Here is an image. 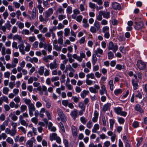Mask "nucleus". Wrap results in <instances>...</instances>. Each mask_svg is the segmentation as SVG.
<instances>
[{"instance_id":"obj_51","label":"nucleus","mask_w":147,"mask_h":147,"mask_svg":"<svg viewBox=\"0 0 147 147\" xmlns=\"http://www.w3.org/2000/svg\"><path fill=\"white\" fill-rule=\"evenodd\" d=\"M23 100L25 103L27 105H28L31 103H30L31 102L30 99L27 98H24L23 99Z\"/></svg>"},{"instance_id":"obj_45","label":"nucleus","mask_w":147,"mask_h":147,"mask_svg":"<svg viewBox=\"0 0 147 147\" xmlns=\"http://www.w3.org/2000/svg\"><path fill=\"white\" fill-rule=\"evenodd\" d=\"M66 18V16L63 14H60L58 16V20L60 21H61L63 19H65Z\"/></svg>"},{"instance_id":"obj_33","label":"nucleus","mask_w":147,"mask_h":147,"mask_svg":"<svg viewBox=\"0 0 147 147\" xmlns=\"http://www.w3.org/2000/svg\"><path fill=\"white\" fill-rule=\"evenodd\" d=\"M109 85V86L110 90L112 91L113 90L114 84L113 83V80H111L108 83Z\"/></svg>"},{"instance_id":"obj_39","label":"nucleus","mask_w":147,"mask_h":147,"mask_svg":"<svg viewBox=\"0 0 147 147\" xmlns=\"http://www.w3.org/2000/svg\"><path fill=\"white\" fill-rule=\"evenodd\" d=\"M125 66L124 65H121L119 64H117L116 65L115 68L118 70H121L124 68Z\"/></svg>"},{"instance_id":"obj_27","label":"nucleus","mask_w":147,"mask_h":147,"mask_svg":"<svg viewBox=\"0 0 147 147\" xmlns=\"http://www.w3.org/2000/svg\"><path fill=\"white\" fill-rule=\"evenodd\" d=\"M66 13L67 14L70 15L72 13V8L70 6H68L66 9Z\"/></svg>"},{"instance_id":"obj_50","label":"nucleus","mask_w":147,"mask_h":147,"mask_svg":"<svg viewBox=\"0 0 147 147\" xmlns=\"http://www.w3.org/2000/svg\"><path fill=\"white\" fill-rule=\"evenodd\" d=\"M6 67L7 69H9L10 68H14L16 67V65H13L12 64H11L9 63H7L6 64Z\"/></svg>"},{"instance_id":"obj_1","label":"nucleus","mask_w":147,"mask_h":147,"mask_svg":"<svg viewBox=\"0 0 147 147\" xmlns=\"http://www.w3.org/2000/svg\"><path fill=\"white\" fill-rule=\"evenodd\" d=\"M122 110V108L119 107H115L114 109V112L117 115L125 117L127 115V113L125 111H123Z\"/></svg>"},{"instance_id":"obj_38","label":"nucleus","mask_w":147,"mask_h":147,"mask_svg":"<svg viewBox=\"0 0 147 147\" xmlns=\"http://www.w3.org/2000/svg\"><path fill=\"white\" fill-rule=\"evenodd\" d=\"M11 125L13 127L12 129L15 131V132L16 133V127L17 126V123L13 122H11Z\"/></svg>"},{"instance_id":"obj_31","label":"nucleus","mask_w":147,"mask_h":147,"mask_svg":"<svg viewBox=\"0 0 147 147\" xmlns=\"http://www.w3.org/2000/svg\"><path fill=\"white\" fill-rule=\"evenodd\" d=\"M88 91L84 90L81 93V96L82 98H84L89 93Z\"/></svg>"},{"instance_id":"obj_63","label":"nucleus","mask_w":147,"mask_h":147,"mask_svg":"<svg viewBox=\"0 0 147 147\" xmlns=\"http://www.w3.org/2000/svg\"><path fill=\"white\" fill-rule=\"evenodd\" d=\"M13 4L14 5L15 7L16 8H19L20 6V3L15 1L13 2Z\"/></svg>"},{"instance_id":"obj_62","label":"nucleus","mask_w":147,"mask_h":147,"mask_svg":"<svg viewBox=\"0 0 147 147\" xmlns=\"http://www.w3.org/2000/svg\"><path fill=\"white\" fill-rule=\"evenodd\" d=\"M20 122V123L21 124L25 126L26 127H27L28 125V123H27L26 121L24 120V119L23 120H22L20 121H19Z\"/></svg>"},{"instance_id":"obj_61","label":"nucleus","mask_w":147,"mask_h":147,"mask_svg":"<svg viewBox=\"0 0 147 147\" xmlns=\"http://www.w3.org/2000/svg\"><path fill=\"white\" fill-rule=\"evenodd\" d=\"M117 119L119 123L121 124H123L125 121L124 119L121 117H118Z\"/></svg>"},{"instance_id":"obj_13","label":"nucleus","mask_w":147,"mask_h":147,"mask_svg":"<svg viewBox=\"0 0 147 147\" xmlns=\"http://www.w3.org/2000/svg\"><path fill=\"white\" fill-rule=\"evenodd\" d=\"M3 101L7 103L9 102V99L7 96H3L2 97H0V105H2Z\"/></svg>"},{"instance_id":"obj_14","label":"nucleus","mask_w":147,"mask_h":147,"mask_svg":"<svg viewBox=\"0 0 147 147\" xmlns=\"http://www.w3.org/2000/svg\"><path fill=\"white\" fill-rule=\"evenodd\" d=\"M35 141L34 138H32L30 140H28L26 143L27 147H33V143Z\"/></svg>"},{"instance_id":"obj_15","label":"nucleus","mask_w":147,"mask_h":147,"mask_svg":"<svg viewBox=\"0 0 147 147\" xmlns=\"http://www.w3.org/2000/svg\"><path fill=\"white\" fill-rule=\"evenodd\" d=\"M71 131L73 136L74 138H76L77 136L78 131L76 128L74 126H71Z\"/></svg>"},{"instance_id":"obj_57","label":"nucleus","mask_w":147,"mask_h":147,"mask_svg":"<svg viewBox=\"0 0 147 147\" xmlns=\"http://www.w3.org/2000/svg\"><path fill=\"white\" fill-rule=\"evenodd\" d=\"M97 61V58L96 55H93L92 57V63L93 65H95L96 62Z\"/></svg>"},{"instance_id":"obj_48","label":"nucleus","mask_w":147,"mask_h":147,"mask_svg":"<svg viewBox=\"0 0 147 147\" xmlns=\"http://www.w3.org/2000/svg\"><path fill=\"white\" fill-rule=\"evenodd\" d=\"M7 142L10 144H13L14 142L13 139L10 137H8L6 140Z\"/></svg>"},{"instance_id":"obj_4","label":"nucleus","mask_w":147,"mask_h":147,"mask_svg":"<svg viewBox=\"0 0 147 147\" xmlns=\"http://www.w3.org/2000/svg\"><path fill=\"white\" fill-rule=\"evenodd\" d=\"M137 65L138 68L141 70H144L146 67L145 63L140 60L137 61Z\"/></svg>"},{"instance_id":"obj_20","label":"nucleus","mask_w":147,"mask_h":147,"mask_svg":"<svg viewBox=\"0 0 147 147\" xmlns=\"http://www.w3.org/2000/svg\"><path fill=\"white\" fill-rule=\"evenodd\" d=\"M9 117L13 121H16L18 119V117L14 113L12 112H11L10 113Z\"/></svg>"},{"instance_id":"obj_64","label":"nucleus","mask_w":147,"mask_h":147,"mask_svg":"<svg viewBox=\"0 0 147 147\" xmlns=\"http://www.w3.org/2000/svg\"><path fill=\"white\" fill-rule=\"evenodd\" d=\"M72 99L73 100L74 102L76 103L79 102L80 101L79 98L76 96H73L72 97Z\"/></svg>"},{"instance_id":"obj_41","label":"nucleus","mask_w":147,"mask_h":147,"mask_svg":"<svg viewBox=\"0 0 147 147\" xmlns=\"http://www.w3.org/2000/svg\"><path fill=\"white\" fill-rule=\"evenodd\" d=\"M70 32V30L69 28H66L64 29V36H67L69 35Z\"/></svg>"},{"instance_id":"obj_23","label":"nucleus","mask_w":147,"mask_h":147,"mask_svg":"<svg viewBox=\"0 0 147 147\" xmlns=\"http://www.w3.org/2000/svg\"><path fill=\"white\" fill-rule=\"evenodd\" d=\"M102 16L104 18L108 19L110 17V13L108 12L102 11Z\"/></svg>"},{"instance_id":"obj_49","label":"nucleus","mask_w":147,"mask_h":147,"mask_svg":"<svg viewBox=\"0 0 147 147\" xmlns=\"http://www.w3.org/2000/svg\"><path fill=\"white\" fill-rule=\"evenodd\" d=\"M110 128L111 129H112L113 127V125L114 124L115 121L113 119H110L109 120Z\"/></svg>"},{"instance_id":"obj_36","label":"nucleus","mask_w":147,"mask_h":147,"mask_svg":"<svg viewBox=\"0 0 147 147\" xmlns=\"http://www.w3.org/2000/svg\"><path fill=\"white\" fill-rule=\"evenodd\" d=\"M86 83L88 85H91L95 83V81H92L91 80L87 78L86 80Z\"/></svg>"},{"instance_id":"obj_58","label":"nucleus","mask_w":147,"mask_h":147,"mask_svg":"<svg viewBox=\"0 0 147 147\" xmlns=\"http://www.w3.org/2000/svg\"><path fill=\"white\" fill-rule=\"evenodd\" d=\"M119 50L120 51L123 53L125 54L126 53L125 49L124 48L123 46H121L119 47Z\"/></svg>"},{"instance_id":"obj_46","label":"nucleus","mask_w":147,"mask_h":147,"mask_svg":"<svg viewBox=\"0 0 147 147\" xmlns=\"http://www.w3.org/2000/svg\"><path fill=\"white\" fill-rule=\"evenodd\" d=\"M37 7L39 10V12L40 13H42L44 10V8L41 5L39 4L37 6Z\"/></svg>"},{"instance_id":"obj_26","label":"nucleus","mask_w":147,"mask_h":147,"mask_svg":"<svg viewBox=\"0 0 147 147\" xmlns=\"http://www.w3.org/2000/svg\"><path fill=\"white\" fill-rule=\"evenodd\" d=\"M36 7H34L33 10L31 12V18L32 19H34L36 18Z\"/></svg>"},{"instance_id":"obj_7","label":"nucleus","mask_w":147,"mask_h":147,"mask_svg":"<svg viewBox=\"0 0 147 147\" xmlns=\"http://www.w3.org/2000/svg\"><path fill=\"white\" fill-rule=\"evenodd\" d=\"M57 60L55 59L53 62L50 64V67L51 70L57 68L58 67V64L57 63Z\"/></svg>"},{"instance_id":"obj_55","label":"nucleus","mask_w":147,"mask_h":147,"mask_svg":"<svg viewBox=\"0 0 147 147\" xmlns=\"http://www.w3.org/2000/svg\"><path fill=\"white\" fill-rule=\"evenodd\" d=\"M5 26H6V28H7L8 30H10L11 26V25L10 23V22L8 21L7 22V23L5 24Z\"/></svg>"},{"instance_id":"obj_16","label":"nucleus","mask_w":147,"mask_h":147,"mask_svg":"<svg viewBox=\"0 0 147 147\" xmlns=\"http://www.w3.org/2000/svg\"><path fill=\"white\" fill-rule=\"evenodd\" d=\"M74 14L71 16V18L73 19H76V15L80 13V12L78 9H74L73 11Z\"/></svg>"},{"instance_id":"obj_17","label":"nucleus","mask_w":147,"mask_h":147,"mask_svg":"<svg viewBox=\"0 0 147 147\" xmlns=\"http://www.w3.org/2000/svg\"><path fill=\"white\" fill-rule=\"evenodd\" d=\"M39 20L41 22H43L45 23H46L49 20V18H48L45 15V18H44L43 16L40 15L39 17Z\"/></svg>"},{"instance_id":"obj_5","label":"nucleus","mask_w":147,"mask_h":147,"mask_svg":"<svg viewBox=\"0 0 147 147\" xmlns=\"http://www.w3.org/2000/svg\"><path fill=\"white\" fill-rule=\"evenodd\" d=\"M70 115L73 119L75 120L76 118L79 116L78 110L76 109H74L71 112Z\"/></svg>"},{"instance_id":"obj_59","label":"nucleus","mask_w":147,"mask_h":147,"mask_svg":"<svg viewBox=\"0 0 147 147\" xmlns=\"http://www.w3.org/2000/svg\"><path fill=\"white\" fill-rule=\"evenodd\" d=\"M87 79L91 78V79H94L95 78L94 75L93 73H91L90 74H88L86 76Z\"/></svg>"},{"instance_id":"obj_19","label":"nucleus","mask_w":147,"mask_h":147,"mask_svg":"<svg viewBox=\"0 0 147 147\" xmlns=\"http://www.w3.org/2000/svg\"><path fill=\"white\" fill-rule=\"evenodd\" d=\"M111 106V104L110 103H107L104 105L102 107V111L105 112L108 111L110 108Z\"/></svg>"},{"instance_id":"obj_42","label":"nucleus","mask_w":147,"mask_h":147,"mask_svg":"<svg viewBox=\"0 0 147 147\" xmlns=\"http://www.w3.org/2000/svg\"><path fill=\"white\" fill-rule=\"evenodd\" d=\"M45 112V108H42L40 109L39 112V115L41 117H44L43 113Z\"/></svg>"},{"instance_id":"obj_32","label":"nucleus","mask_w":147,"mask_h":147,"mask_svg":"<svg viewBox=\"0 0 147 147\" xmlns=\"http://www.w3.org/2000/svg\"><path fill=\"white\" fill-rule=\"evenodd\" d=\"M99 128V126L98 124H95L94 127L92 129V132L94 133H96L97 130H98Z\"/></svg>"},{"instance_id":"obj_47","label":"nucleus","mask_w":147,"mask_h":147,"mask_svg":"<svg viewBox=\"0 0 147 147\" xmlns=\"http://www.w3.org/2000/svg\"><path fill=\"white\" fill-rule=\"evenodd\" d=\"M9 91V88L7 87H4L3 88V92L5 94H7L8 93Z\"/></svg>"},{"instance_id":"obj_11","label":"nucleus","mask_w":147,"mask_h":147,"mask_svg":"<svg viewBox=\"0 0 147 147\" xmlns=\"http://www.w3.org/2000/svg\"><path fill=\"white\" fill-rule=\"evenodd\" d=\"M54 10L52 8H50L45 11V15L48 18H49L53 13Z\"/></svg>"},{"instance_id":"obj_34","label":"nucleus","mask_w":147,"mask_h":147,"mask_svg":"<svg viewBox=\"0 0 147 147\" xmlns=\"http://www.w3.org/2000/svg\"><path fill=\"white\" fill-rule=\"evenodd\" d=\"M62 47L61 46H59L58 45H54L53 49L57 51H60L62 49Z\"/></svg>"},{"instance_id":"obj_56","label":"nucleus","mask_w":147,"mask_h":147,"mask_svg":"<svg viewBox=\"0 0 147 147\" xmlns=\"http://www.w3.org/2000/svg\"><path fill=\"white\" fill-rule=\"evenodd\" d=\"M94 27L96 28V29H97V30H98L100 28V26L99 24V23L97 21H95L94 24Z\"/></svg>"},{"instance_id":"obj_35","label":"nucleus","mask_w":147,"mask_h":147,"mask_svg":"<svg viewBox=\"0 0 147 147\" xmlns=\"http://www.w3.org/2000/svg\"><path fill=\"white\" fill-rule=\"evenodd\" d=\"M21 33L22 34H24L26 35H28L30 34V31L26 29H23L21 32Z\"/></svg>"},{"instance_id":"obj_10","label":"nucleus","mask_w":147,"mask_h":147,"mask_svg":"<svg viewBox=\"0 0 147 147\" xmlns=\"http://www.w3.org/2000/svg\"><path fill=\"white\" fill-rule=\"evenodd\" d=\"M22 43L21 44L18 45V47L21 53L23 55H24L25 53V50L24 49V46L23 41V42H22Z\"/></svg>"},{"instance_id":"obj_9","label":"nucleus","mask_w":147,"mask_h":147,"mask_svg":"<svg viewBox=\"0 0 147 147\" xmlns=\"http://www.w3.org/2000/svg\"><path fill=\"white\" fill-rule=\"evenodd\" d=\"M112 7L114 9L120 10L121 8V6L120 4L116 2H114L112 3Z\"/></svg>"},{"instance_id":"obj_52","label":"nucleus","mask_w":147,"mask_h":147,"mask_svg":"<svg viewBox=\"0 0 147 147\" xmlns=\"http://www.w3.org/2000/svg\"><path fill=\"white\" fill-rule=\"evenodd\" d=\"M83 19V16L82 15H79L76 16V19H75L78 22H80Z\"/></svg>"},{"instance_id":"obj_8","label":"nucleus","mask_w":147,"mask_h":147,"mask_svg":"<svg viewBox=\"0 0 147 147\" xmlns=\"http://www.w3.org/2000/svg\"><path fill=\"white\" fill-rule=\"evenodd\" d=\"M100 88L99 86L97 85H95L94 87H90L89 88V89L90 92L92 93H96L97 92V90Z\"/></svg>"},{"instance_id":"obj_29","label":"nucleus","mask_w":147,"mask_h":147,"mask_svg":"<svg viewBox=\"0 0 147 147\" xmlns=\"http://www.w3.org/2000/svg\"><path fill=\"white\" fill-rule=\"evenodd\" d=\"M57 134L55 133H53L50 135V139L51 141H52L55 140L57 136Z\"/></svg>"},{"instance_id":"obj_12","label":"nucleus","mask_w":147,"mask_h":147,"mask_svg":"<svg viewBox=\"0 0 147 147\" xmlns=\"http://www.w3.org/2000/svg\"><path fill=\"white\" fill-rule=\"evenodd\" d=\"M5 133L7 134L10 135L11 136H13L16 135V133L15 131L13 130L12 129L11 130L8 128L6 129L5 130Z\"/></svg>"},{"instance_id":"obj_54","label":"nucleus","mask_w":147,"mask_h":147,"mask_svg":"<svg viewBox=\"0 0 147 147\" xmlns=\"http://www.w3.org/2000/svg\"><path fill=\"white\" fill-rule=\"evenodd\" d=\"M79 107L81 109V110H85V106L84 104L82 102H79L78 104Z\"/></svg>"},{"instance_id":"obj_40","label":"nucleus","mask_w":147,"mask_h":147,"mask_svg":"<svg viewBox=\"0 0 147 147\" xmlns=\"http://www.w3.org/2000/svg\"><path fill=\"white\" fill-rule=\"evenodd\" d=\"M26 45L25 47L24 50L28 52L30 50L31 45L30 44L27 43L26 42Z\"/></svg>"},{"instance_id":"obj_18","label":"nucleus","mask_w":147,"mask_h":147,"mask_svg":"<svg viewBox=\"0 0 147 147\" xmlns=\"http://www.w3.org/2000/svg\"><path fill=\"white\" fill-rule=\"evenodd\" d=\"M13 40H18L19 43L23 42L22 37L21 36L18 34L14 35L13 37Z\"/></svg>"},{"instance_id":"obj_28","label":"nucleus","mask_w":147,"mask_h":147,"mask_svg":"<svg viewBox=\"0 0 147 147\" xmlns=\"http://www.w3.org/2000/svg\"><path fill=\"white\" fill-rule=\"evenodd\" d=\"M72 57L74 59L77 60L79 62H81L82 61V59L81 58V57L78 56L76 54H73L72 55Z\"/></svg>"},{"instance_id":"obj_37","label":"nucleus","mask_w":147,"mask_h":147,"mask_svg":"<svg viewBox=\"0 0 147 147\" xmlns=\"http://www.w3.org/2000/svg\"><path fill=\"white\" fill-rule=\"evenodd\" d=\"M8 125V123L6 121H5L3 124L1 125L0 126V129L2 131L4 130L5 128V125L7 126Z\"/></svg>"},{"instance_id":"obj_24","label":"nucleus","mask_w":147,"mask_h":147,"mask_svg":"<svg viewBox=\"0 0 147 147\" xmlns=\"http://www.w3.org/2000/svg\"><path fill=\"white\" fill-rule=\"evenodd\" d=\"M45 71L44 66H41L38 68V72L39 74L41 76L43 75Z\"/></svg>"},{"instance_id":"obj_53","label":"nucleus","mask_w":147,"mask_h":147,"mask_svg":"<svg viewBox=\"0 0 147 147\" xmlns=\"http://www.w3.org/2000/svg\"><path fill=\"white\" fill-rule=\"evenodd\" d=\"M122 92V91L120 89H118L115 90L114 91V93L115 95L121 94Z\"/></svg>"},{"instance_id":"obj_2","label":"nucleus","mask_w":147,"mask_h":147,"mask_svg":"<svg viewBox=\"0 0 147 147\" xmlns=\"http://www.w3.org/2000/svg\"><path fill=\"white\" fill-rule=\"evenodd\" d=\"M118 46L116 44L114 45L112 42H110L109 43L108 47V50H112L114 53H115L118 50Z\"/></svg>"},{"instance_id":"obj_44","label":"nucleus","mask_w":147,"mask_h":147,"mask_svg":"<svg viewBox=\"0 0 147 147\" xmlns=\"http://www.w3.org/2000/svg\"><path fill=\"white\" fill-rule=\"evenodd\" d=\"M114 56V55L113 53L111 51H109L108 53V58L109 59H111Z\"/></svg>"},{"instance_id":"obj_6","label":"nucleus","mask_w":147,"mask_h":147,"mask_svg":"<svg viewBox=\"0 0 147 147\" xmlns=\"http://www.w3.org/2000/svg\"><path fill=\"white\" fill-rule=\"evenodd\" d=\"M136 25L135 27V29L137 30H141L144 27V23L142 22H135Z\"/></svg>"},{"instance_id":"obj_22","label":"nucleus","mask_w":147,"mask_h":147,"mask_svg":"<svg viewBox=\"0 0 147 147\" xmlns=\"http://www.w3.org/2000/svg\"><path fill=\"white\" fill-rule=\"evenodd\" d=\"M135 110L138 111L140 113H142L143 112V110L141 107L140 105L139 104L136 105L134 107Z\"/></svg>"},{"instance_id":"obj_25","label":"nucleus","mask_w":147,"mask_h":147,"mask_svg":"<svg viewBox=\"0 0 147 147\" xmlns=\"http://www.w3.org/2000/svg\"><path fill=\"white\" fill-rule=\"evenodd\" d=\"M131 82L133 86L134 90H135L137 89L139 86L138 83L135 81L134 79L132 80Z\"/></svg>"},{"instance_id":"obj_21","label":"nucleus","mask_w":147,"mask_h":147,"mask_svg":"<svg viewBox=\"0 0 147 147\" xmlns=\"http://www.w3.org/2000/svg\"><path fill=\"white\" fill-rule=\"evenodd\" d=\"M98 113L96 111H95L94 113V117L92 118V121L94 122H95L97 121L98 118Z\"/></svg>"},{"instance_id":"obj_43","label":"nucleus","mask_w":147,"mask_h":147,"mask_svg":"<svg viewBox=\"0 0 147 147\" xmlns=\"http://www.w3.org/2000/svg\"><path fill=\"white\" fill-rule=\"evenodd\" d=\"M20 111L21 112H24L27 109V107L24 105H22L20 107Z\"/></svg>"},{"instance_id":"obj_3","label":"nucleus","mask_w":147,"mask_h":147,"mask_svg":"<svg viewBox=\"0 0 147 147\" xmlns=\"http://www.w3.org/2000/svg\"><path fill=\"white\" fill-rule=\"evenodd\" d=\"M57 113L58 115L61 119V121L63 122H65L66 120V118L62 111L59 108L58 109H57Z\"/></svg>"},{"instance_id":"obj_30","label":"nucleus","mask_w":147,"mask_h":147,"mask_svg":"<svg viewBox=\"0 0 147 147\" xmlns=\"http://www.w3.org/2000/svg\"><path fill=\"white\" fill-rule=\"evenodd\" d=\"M28 111H35L36 109L34 105L32 103H30L28 106Z\"/></svg>"},{"instance_id":"obj_60","label":"nucleus","mask_w":147,"mask_h":147,"mask_svg":"<svg viewBox=\"0 0 147 147\" xmlns=\"http://www.w3.org/2000/svg\"><path fill=\"white\" fill-rule=\"evenodd\" d=\"M109 28L107 26L104 27L102 28V31L104 33L109 32Z\"/></svg>"}]
</instances>
